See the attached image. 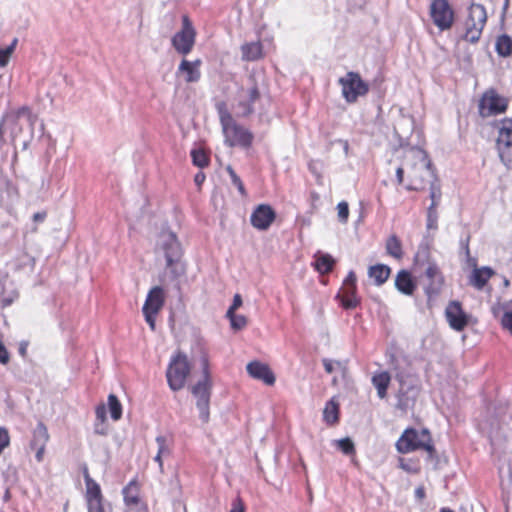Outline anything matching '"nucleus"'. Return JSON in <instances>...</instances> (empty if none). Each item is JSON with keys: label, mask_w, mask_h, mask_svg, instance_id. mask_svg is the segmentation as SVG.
Masks as SVG:
<instances>
[{"label": "nucleus", "mask_w": 512, "mask_h": 512, "mask_svg": "<svg viewBox=\"0 0 512 512\" xmlns=\"http://www.w3.org/2000/svg\"><path fill=\"white\" fill-rule=\"evenodd\" d=\"M323 419L329 425H333L338 422L339 404L334 398L326 403L323 410Z\"/></svg>", "instance_id": "26"}, {"label": "nucleus", "mask_w": 512, "mask_h": 512, "mask_svg": "<svg viewBox=\"0 0 512 512\" xmlns=\"http://www.w3.org/2000/svg\"><path fill=\"white\" fill-rule=\"evenodd\" d=\"M342 87V95L347 102H355L359 96L365 95L368 90V84L365 83L360 75L355 72H348L339 79Z\"/></svg>", "instance_id": "11"}, {"label": "nucleus", "mask_w": 512, "mask_h": 512, "mask_svg": "<svg viewBox=\"0 0 512 512\" xmlns=\"http://www.w3.org/2000/svg\"><path fill=\"white\" fill-rule=\"evenodd\" d=\"M108 406L111 418L114 421H118L122 416V405L114 394L108 396Z\"/></svg>", "instance_id": "33"}, {"label": "nucleus", "mask_w": 512, "mask_h": 512, "mask_svg": "<svg viewBox=\"0 0 512 512\" xmlns=\"http://www.w3.org/2000/svg\"><path fill=\"white\" fill-rule=\"evenodd\" d=\"M226 171L230 176L231 183L237 188V190L239 191V193L242 196H245L246 191H245L244 184L241 181L240 177L236 174V172L233 170V168L230 165H228L226 167Z\"/></svg>", "instance_id": "38"}, {"label": "nucleus", "mask_w": 512, "mask_h": 512, "mask_svg": "<svg viewBox=\"0 0 512 512\" xmlns=\"http://www.w3.org/2000/svg\"><path fill=\"white\" fill-rule=\"evenodd\" d=\"M441 512H453V511H451V510H449V509H445V508H443V509L441 510Z\"/></svg>", "instance_id": "63"}, {"label": "nucleus", "mask_w": 512, "mask_h": 512, "mask_svg": "<svg viewBox=\"0 0 512 512\" xmlns=\"http://www.w3.org/2000/svg\"><path fill=\"white\" fill-rule=\"evenodd\" d=\"M260 97L258 88L253 86L247 91V100L240 102L242 112L244 115H248L253 112L252 104H254Z\"/></svg>", "instance_id": "28"}, {"label": "nucleus", "mask_w": 512, "mask_h": 512, "mask_svg": "<svg viewBox=\"0 0 512 512\" xmlns=\"http://www.w3.org/2000/svg\"><path fill=\"white\" fill-rule=\"evenodd\" d=\"M123 494L124 501L126 505L129 507V510L127 512H132L133 506H137L139 503L138 495L131 487L124 488Z\"/></svg>", "instance_id": "35"}, {"label": "nucleus", "mask_w": 512, "mask_h": 512, "mask_svg": "<svg viewBox=\"0 0 512 512\" xmlns=\"http://www.w3.org/2000/svg\"><path fill=\"white\" fill-rule=\"evenodd\" d=\"M242 305V298L239 294H235L233 298V303L227 311V314H232Z\"/></svg>", "instance_id": "48"}, {"label": "nucleus", "mask_w": 512, "mask_h": 512, "mask_svg": "<svg viewBox=\"0 0 512 512\" xmlns=\"http://www.w3.org/2000/svg\"><path fill=\"white\" fill-rule=\"evenodd\" d=\"M390 268L383 264L371 266L369 268V276L374 279L376 285L384 284L390 275Z\"/></svg>", "instance_id": "27"}, {"label": "nucleus", "mask_w": 512, "mask_h": 512, "mask_svg": "<svg viewBox=\"0 0 512 512\" xmlns=\"http://www.w3.org/2000/svg\"><path fill=\"white\" fill-rule=\"evenodd\" d=\"M396 448L400 453L406 454L418 449H424L430 455L434 453V447L431 443V436L428 430L406 429L396 443Z\"/></svg>", "instance_id": "5"}, {"label": "nucleus", "mask_w": 512, "mask_h": 512, "mask_svg": "<svg viewBox=\"0 0 512 512\" xmlns=\"http://www.w3.org/2000/svg\"><path fill=\"white\" fill-rule=\"evenodd\" d=\"M275 219V212L269 205H259L251 215V224L259 230H266Z\"/></svg>", "instance_id": "16"}, {"label": "nucleus", "mask_w": 512, "mask_h": 512, "mask_svg": "<svg viewBox=\"0 0 512 512\" xmlns=\"http://www.w3.org/2000/svg\"><path fill=\"white\" fill-rule=\"evenodd\" d=\"M445 316L450 327L456 331H462L469 322V315L464 312L458 301H451L447 305Z\"/></svg>", "instance_id": "15"}, {"label": "nucleus", "mask_w": 512, "mask_h": 512, "mask_svg": "<svg viewBox=\"0 0 512 512\" xmlns=\"http://www.w3.org/2000/svg\"><path fill=\"white\" fill-rule=\"evenodd\" d=\"M502 325L505 329L509 330L512 334V311H507L502 317Z\"/></svg>", "instance_id": "46"}, {"label": "nucleus", "mask_w": 512, "mask_h": 512, "mask_svg": "<svg viewBox=\"0 0 512 512\" xmlns=\"http://www.w3.org/2000/svg\"><path fill=\"white\" fill-rule=\"evenodd\" d=\"M504 284H505V286H508L509 285V280L505 279Z\"/></svg>", "instance_id": "64"}, {"label": "nucleus", "mask_w": 512, "mask_h": 512, "mask_svg": "<svg viewBox=\"0 0 512 512\" xmlns=\"http://www.w3.org/2000/svg\"><path fill=\"white\" fill-rule=\"evenodd\" d=\"M425 275L430 280L429 284L425 287V293L428 297L437 295L443 285V277L437 265L435 263H429L425 270Z\"/></svg>", "instance_id": "18"}, {"label": "nucleus", "mask_w": 512, "mask_h": 512, "mask_svg": "<svg viewBox=\"0 0 512 512\" xmlns=\"http://www.w3.org/2000/svg\"><path fill=\"white\" fill-rule=\"evenodd\" d=\"M433 23L440 29H449L454 22V12L447 0H434L430 6Z\"/></svg>", "instance_id": "12"}, {"label": "nucleus", "mask_w": 512, "mask_h": 512, "mask_svg": "<svg viewBox=\"0 0 512 512\" xmlns=\"http://www.w3.org/2000/svg\"><path fill=\"white\" fill-rule=\"evenodd\" d=\"M337 298L341 300V304L345 309H353L359 303L356 296V287L342 286Z\"/></svg>", "instance_id": "23"}, {"label": "nucleus", "mask_w": 512, "mask_h": 512, "mask_svg": "<svg viewBox=\"0 0 512 512\" xmlns=\"http://www.w3.org/2000/svg\"><path fill=\"white\" fill-rule=\"evenodd\" d=\"M396 379L402 384L403 383V376L401 374L396 375Z\"/></svg>", "instance_id": "62"}, {"label": "nucleus", "mask_w": 512, "mask_h": 512, "mask_svg": "<svg viewBox=\"0 0 512 512\" xmlns=\"http://www.w3.org/2000/svg\"><path fill=\"white\" fill-rule=\"evenodd\" d=\"M203 368L202 378L191 387V393L196 398V406L199 409L201 420L206 423L209 420V403L212 381L208 371V360L205 356L201 359Z\"/></svg>", "instance_id": "4"}, {"label": "nucleus", "mask_w": 512, "mask_h": 512, "mask_svg": "<svg viewBox=\"0 0 512 512\" xmlns=\"http://www.w3.org/2000/svg\"><path fill=\"white\" fill-rule=\"evenodd\" d=\"M337 210H338V219H339V221L342 222V223H346L347 220H348V216H349L348 203L345 202V201L340 202L337 205Z\"/></svg>", "instance_id": "43"}, {"label": "nucleus", "mask_w": 512, "mask_h": 512, "mask_svg": "<svg viewBox=\"0 0 512 512\" xmlns=\"http://www.w3.org/2000/svg\"><path fill=\"white\" fill-rule=\"evenodd\" d=\"M96 419L97 421L101 422V424H104L106 420V408L105 405H100L96 408Z\"/></svg>", "instance_id": "49"}, {"label": "nucleus", "mask_w": 512, "mask_h": 512, "mask_svg": "<svg viewBox=\"0 0 512 512\" xmlns=\"http://www.w3.org/2000/svg\"><path fill=\"white\" fill-rule=\"evenodd\" d=\"M337 447L346 455L354 454L355 446L350 438H343L335 441Z\"/></svg>", "instance_id": "40"}, {"label": "nucleus", "mask_w": 512, "mask_h": 512, "mask_svg": "<svg viewBox=\"0 0 512 512\" xmlns=\"http://www.w3.org/2000/svg\"><path fill=\"white\" fill-rule=\"evenodd\" d=\"M193 164L204 168L208 165V157L202 150H192L191 152Z\"/></svg>", "instance_id": "39"}, {"label": "nucleus", "mask_w": 512, "mask_h": 512, "mask_svg": "<svg viewBox=\"0 0 512 512\" xmlns=\"http://www.w3.org/2000/svg\"><path fill=\"white\" fill-rule=\"evenodd\" d=\"M334 264L333 258L329 254H321L316 258L315 268L321 274L331 271Z\"/></svg>", "instance_id": "32"}, {"label": "nucleus", "mask_w": 512, "mask_h": 512, "mask_svg": "<svg viewBox=\"0 0 512 512\" xmlns=\"http://www.w3.org/2000/svg\"><path fill=\"white\" fill-rule=\"evenodd\" d=\"M204 180H205V175L201 172L197 173L195 176V179H194V181L197 185H201Z\"/></svg>", "instance_id": "59"}, {"label": "nucleus", "mask_w": 512, "mask_h": 512, "mask_svg": "<svg viewBox=\"0 0 512 512\" xmlns=\"http://www.w3.org/2000/svg\"><path fill=\"white\" fill-rule=\"evenodd\" d=\"M496 51L502 57H507L512 53V39L504 34L497 38Z\"/></svg>", "instance_id": "30"}, {"label": "nucleus", "mask_w": 512, "mask_h": 512, "mask_svg": "<svg viewBox=\"0 0 512 512\" xmlns=\"http://www.w3.org/2000/svg\"><path fill=\"white\" fill-rule=\"evenodd\" d=\"M20 131H21V127H20L18 121L15 118H13L11 120V131H10L12 142L15 141V139Z\"/></svg>", "instance_id": "47"}, {"label": "nucleus", "mask_w": 512, "mask_h": 512, "mask_svg": "<svg viewBox=\"0 0 512 512\" xmlns=\"http://www.w3.org/2000/svg\"><path fill=\"white\" fill-rule=\"evenodd\" d=\"M415 496L419 500H423L425 498V490L424 487L420 486L417 487L415 490Z\"/></svg>", "instance_id": "55"}, {"label": "nucleus", "mask_w": 512, "mask_h": 512, "mask_svg": "<svg viewBox=\"0 0 512 512\" xmlns=\"http://www.w3.org/2000/svg\"><path fill=\"white\" fill-rule=\"evenodd\" d=\"M157 247L166 259V271L173 281L178 280L186 272L182 262V249L176 235L171 231H162L159 235Z\"/></svg>", "instance_id": "2"}, {"label": "nucleus", "mask_w": 512, "mask_h": 512, "mask_svg": "<svg viewBox=\"0 0 512 512\" xmlns=\"http://www.w3.org/2000/svg\"><path fill=\"white\" fill-rule=\"evenodd\" d=\"M17 42V38H14L7 48L0 49V67H5L8 64L9 59L16 48Z\"/></svg>", "instance_id": "36"}, {"label": "nucleus", "mask_w": 512, "mask_h": 512, "mask_svg": "<svg viewBox=\"0 0 512 512\" xmlns=\"http://www.w3.org/2000/svg\"><path fill=\"white\" fill-rule=\"evenodd\" d=\"M322 362H323L325 371L329 374L333 373L336 370H342V371L344 370V366L339 361H333V360L325 358L322 360Z\"/></svg>", "instance_id": "42"}, {"label": "nucleus", "mask_w": 512, "mask_h": 512, "mask_svg": "<svg viewBox=\"0 0 512 512\" xmlns=\"http://www.w3.org/2000/svg\"><path fill=\"white\" fill-rule=\"evenodd\" d=\"M201 60L188 61L183 59L178 67L177 74H183L184 80L187 83L197 82L200 79L201 73L199 67Z\"/></svg>", "instance_id": "19"}, {"label": "nucleus", "mask_w": 512, "mask_h": 512, "mask_svg": "<svg viewBox=\"0 0 512 512\" xmlns=\"http://www.w3.org/2000/svg\"><path fill=\"white\" fill-rule=\"evenodd\" d=\"M427 184H430L431 205L429 206V208H437L442 196L440 184L437 178H435V180H433L432 182H428Z\"/></svg>", "instance_id": "34"}, {"label": "nucleus", "mask_w": 512, "mask_h": 512, "mask_svg": "<svg viewBox=\"0 0 512 512\" xmlns=\"http://www.w3.org/2000/svg\"><path fill=\"white\" fill-rule=\"evenodd\" d=\"M493 275L494 271L490 267H475L470 276V284L481 290Z\"/></svg>", "instance_id": "22"}, {"label": "nucleus", "mask_w": 512, "mask_h": 512, "mask_svg": "<svg viewBox=\"0 0 512 512\" xmlns=\"http://www.w3.org/2000/svg\"><path fill=\"white\" fill-rule=\"evenodd\" d=\"M196 31L188 16L182 17V28L171 39L172 46L181 55L186 56L195 44Z\"/></svg>", "instance_id": "10"}, {"label": "nucleus", "mask_w": 512, "mask_h": 512, "mask_svg": "<svg viewBox=\"0 0 512 512\" xmlns=\"http://www.w3.org/2000/svg\"><path fill=\"white\" fill-rule=\"evenodd\" d=\"M9 444V435L6 429L0 428V454Z\"/></svg>", "instance_id": "45"}, {"label": "nucleus", "mask_w": 512, "mask_h": 512, "mask_svg": "<svg viewBox=\"0 0 512 512\" xmlns=\"http://www.w3.org/2000/svg\"><path fill=\"white\" fill-rule=\"evenodd\" d=\"M9 361V354L2 341L0 340V363L7 364Z\"/></svg>", "instance_id": "52"}, {"label": "nucleus", "mask_w": 512, "mask_h": 512, "mask_svg": "<svg viewBox=\"0 0 512 512\" xmlns=\"http://www.w3.org/2000/svg\"><path fill=\"white\" fill-rule=\"evenodd\" d=\"M37 451H36V459L38 462H41L42 459H43V454H44V451H45V446H35Z\"/></svg>", "instance_id": "54"}, {"label": "nucleus", "mask_w": 512, "mask_h": 512, "mask_svg": "<svg viewBox=\"0 0 512 512\" xmlns=\"http://www.w3.org/2000/svg\"><path fill=\"white\" fill-rule=\"evenodd\" d=\"M509 2H510V0H505V1H504V4H503V12H506V10L508 9V7H509Z\"/></svg>", "instance_id": "61"}, {"label": "nucleus", "mask_w": 512, "mask_h": 512, "mask_svg": "<svg viewBox=\"0 0 512 512\" xmlns=\"http://www.w3.org/2000/svg\"><path fill=\"white\" fill-rule=\"evenodd\" d=\"M427 217H428V223H427L428 228L435 227L436 223H437V219H438L437 208H434V209L428 208Z\"/></svg>", "instance_id": "44"}, {"label": "nucleus", "mask_w": 512, "mask_h": 512, "mask_svg": "<svg viewBox=\"0 0 512 512\" xmlns=\"http://www.w3.org/2000/svg\"><path fill=\"white\" fill-rule=\"evenodd\" d=\"M405 168L409 180L408 190H422L436 178L426 152L417 147L405 150Z\"/></svg>", "instance_id": "1"}, {"label": "nucleus", "mask_w": 512, "mask_h": 512, "mask_svg": "<svg viewBox=\"0 0 512 512\" xmlns=\"http://www.w3.org/2000/svg\"><path fill=\"white\" fill-rule=\"evenodd\" d=\"M46 218V212H37L33 215V220L35 222H43Z\"/></svg>", "instance_id": "56"}, {"label": "nucleus", "mask_w": 512, "mask_h": 512, "mask_svg": "<svg viewBox=\"0 0 512 512\" xmlns=\"http://www.w3.org/2000/svg\"><path fill=\"white\" fill-rule=\"evenodd\" d=\"M386 251L396 259H400L402 257V245L397 236L392 235L388 238L386 242Z\"/></svg>", "instance_id": "31"}, {"label": "nucleus", "mask_w": 512, "mask_h": 512, "mask_svg": "<svg viewBox=\"0 0 512 512\" xmlns=\"http://www.w3.org/2000/svg\"><path fill=\"white\" fill-rule=\"evenodd\" d=\"M390 381V374L386 371L375 373L373 375L372 384L376 388L379 398L384 399L386 397Z\"/></svg>", "instance_id": "24"}, {"label": "nucleus", "mask_w": 512, "mask_h": 512, "mask_svg": "<svg viewBox=\"0 0 512 512\" xmlns=\"http://www.w3.org/2000/svg\"><path fill=\"white\" fill-rule=\"evenodd\" d=\"M242 59L255 61L262 57V45L259 42L246 43L241 46Z\"/></svg>", "instance_id": "25"}, {"label": "nucleus", "mask_w": 512, "mask_h": 512, "mask_svg": "<svg viewBox=\"0 0 512 512\" xmlns=\"http://www.w3.org/2000/svg\"><path fill=\"white\" fill-rule=\"evenodd\" d=\"M226 316L229 318L231 327L234 330H241L247 324V318L244 315H237L235 312H232V314L226 313Z\"/></svg>", "instance_id": "37"}, {"label": "nucleus", "mask_w": 512, "mask_h": 512, "mask_svg": "<svg viewBox=\"0 0 512 512\" xmlns=\"http://www.w3.org/2000/svg\"><path fill=\"white\" fill-rule=\"evenodd\" d=\"M48 440L49 434L46 426L41 422L38 423L33 433L32 446H46Z\"/></svg>", "instance_id": "29"}, {"label": "nucleus", "mask_w": 512, "mask_h": 512, "mask_svg": "<svg viewBox=\"0 0 512 512\" xmlns=\"http://www.w3.org/2000/svg\"><path fill=\"white\" fill-rule=\"evenodd\" d=\"M5 144L4 139V121L0 122V150L3 148Z\"/></svg>", "instance_id": "57"}, {"label": "nucleus", "mask_w": 512, "mask_h": 512, "mask_svg": "<svg viewBox=\"0 0 512 512\" xmlns=\"http://www.w3.org/2000/svg\"><path fill=\"white\" fill-rule=\"evenodd\" d=\"M191 367L185 354L179 352L170 361L166 378L171 390H181L186 383Z\"/></svg>", "instance_id": "6"}, {"label": "nucleus", "mask_w": 512, "mask_h": 512, "mask_svg": "<svg viewBox=\"0 0 512 512\" xmlns=\"http://www.w3.org/2000/svg\"><path fill=\"white\" fill-rule=\"evenodd\" d=\"M95 433L102 435L106 433L103 424H101L99 421L95 424Z\"/></svg>", "instance_id": "58"}, {"label": "nucleus", "mask_w": 512, "mask_h": 512, "mask_svg": "<svg viewBox=\"0 0 512 512\" xmlns=\"http://www.w3.org/2000/svg\"><path fill=\"white\" fill-rule=\"evenodd\" d=\"M247 372L251 377L261 380L267 385H273L275 383V376L269 366L259 361L248 363Z\"/></svg>", "instance_id": "17"}, {"label": "nucleus", "mask_w": 512, "mask_h": 512, "mask_svg": "<svg viewBox=\"0 0 512 512\" xmlns=\"http://www.w3.org/2000/svg\"><path fill=\"white\" fill-rule=\"evenodd\" d=\"M169 493L172 497H179L181 494V484L179 480V476L177 473H174L169 482Z\"/></svg>", "instance_id": "41"}, {"label": "nucleus", "mask_w": 512, "mask_h": 512, "mask_svg": "<svg viewBox=\"0 0 512 512\" xmlns=\"http://www.w3.org/2000/svg\"><path fill=\"white\" fill-rule=\"evenodd\" d=\"M230 512H245V507L240 498H236L232 503Z\"/></svg>", "instance_id": "50"}, {"label": "nucleus", "mask_w": 512, "mask_h": 512, "mask_svg": "<svg viewBox=\"0 0 512 512\" xmlns=\"http://www.w3.org/2000/svg\"><path fill=\"white\" fill-rule=\"evenodd\" d=\"M343 286L356 287V275L353 271H350L344 280Z\"/></svg>", "instance_id": "53"}, {"label": "nucleus", "mask_w": 512, "mask_h": 512, "mask_svg": "<svg viewBox=\"0 0 512 512\" xmlns=\"http://www.w3.org/2000/svg\"><path fill=\"white\" fill-rule=\"evenodd\" d=\"M165 303V293L161 286L151 288L147 294L142 312L151 330H155L156 315Z\"/></svg>", "instance_id": "9"}, {"label": "nucleus", "mask_w": 512, "mask_h": 512, "mask_svg": "<svg viewBox=\"0 0 512 512\" xmlns=\"http://www.w3.org/2000/svg\"><path fill=\"white\" fill-rule=\"evenodd\" d=\"M497 150L507 168L512 167V119L506 118L498 124Z\"/></svg>", "instance_id": "8"}, {"label": "nucleus", "mask_w": 512, "mask_h": 512, "mask_svg": "<svg viewBox=\"0 0 512 512\" xmlns=\"http://www.w3.org/2000/svg\"><path fill=\"white\" fill-rule=\"evenodd\" d=\"M404 173H406L405 156L403 157L402 164L396 169V177L399 184L403 182Z\"/></svg>", "instance_id": "51"}, {"label": "nucleus", "mask_w": 512, "mask_h": 512, "mask_svg": "<svg viewBox=\"0 0 512 512\" xmlns=\"http://www.w3.org/2000/svg\"><path fill=\"white\" fill-rule=\"evenodd\" d=\"M395 287L400 293L410 296L414 293L417 285L408 271L401 270L396 275Z\"/></svg>", "instance_id": "20"}, {"label": "nucleus", "mask_w": 512, "mask_h": 512, "mask_svg": "<svg viewBox=\"0 0 512 512\" xmlns=\"http://www.w3.org/2000/svg\"><path fill=\"white\" fill-rule=\"evenodd\" d=\"M84 479L87 489L88 512H110L102 504L100 486L90 477L88 470H84Z\"/></svg>", "instance_id": "14"}, {"label": "nucleus", "mask_w": 512, "mask_h": 512, "mask_svg": "<svg viewBox=\"0 0 512 512\" xmlns=\"http://www.w3.org/2000/svg\"><path fill=\"white\" fill-rule=\"evenodd\" d=\"M157 445V453L154 456V461L159 466V471L164 472L163 460L171 455V445L165 436H157L155 439Z\"/></svg>", "instance_id": "21"}, {"label": "nucleus", "mask_w": 512, "mask_h": 512, "mask_svg": "<svg viewBox=\"0 0 512 512\" xmlns=\"http://www.w3.org/2000/svg\"><path fill=\"white\" fill-rule=\"evenodd\" d=\"M26 348H27V344H23V343H22V344L20 345L19 353H20L22 356H24V355H25V353H26Z\"/></svg>", "instance_id": "60"}, {"label": "nucleus", "mask_w": 512, "mask_h": 512, "mask_svg": "<svg viewBox=\"0 0 512 512\" xmlns=\"http://www.w3.org/2000/svg\"><path fill=\"white\" fill-rule=\"evenodd\" d=\"M217 109L225 137V143L230 147H249L253 139L252 134L244 127L236 124L223 103L218 104Z\"/></svg>", "instance_id": "3"}, {"label": "nucleus", "mask_w": 512, "mask_h": 512, "mask_svg": "<svg viewBox=\"0 0 512 512\" xmlns=\"http://www.w3.org/2000/svg\"><path fill=\"white\" fill-rule=\"evenodd\" d=\"M486 21L487 13L485 7L477 3L471 4L465 21V40L470 43H476L481 37Z\"/></svg>", "instance_id": "7"}, {"label": "nucleus", "mask_w": 512, "mask_h": 512, "mask_svg": "<svg viewBox=\"0 0 512 512\" xmlns=\"http://www.w3.org/2000/svg\"><path fill=\"white\" fill-rule=\"evenodd\" d=\"M507 99L501 97L494 91L486 92L479 103V112L482 117H489L502 112L507 109Z\"/></svg>", "instance_id": "13"}]
</instances>
